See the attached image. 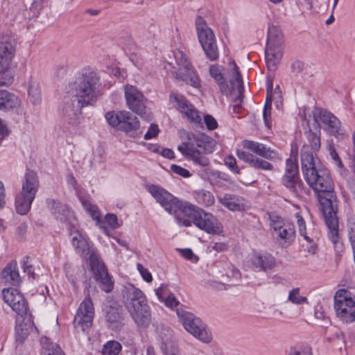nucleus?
Segmentation results:
<instances>
[{"label":"nucleus","mask_w":355,"mask_h":355,"mask_svg":"<svg viewBox=\"0 0 355 355\" xmlns=\"http://www.w3.org/2000/svg\"><path fill=\"white\" fill-rule=\"evenodd\" d=\"M104 72L88 70L75 82L69 84L67 93L76 97L73 102L67 100L62 108L65 120L69 124L77 125L80 123L81 108L93 104L102 94L103 89H109L113 85L112 80H104Z\"/></svg>","instance_id":"1"},{"label":"nucleus","mask_w":355,"mask_h":355,"mask_svg":"<svg viewBox=\"0 0 355 355\" xmlns=\"http://www.w3.org/2000/svg\"><path fill=\"white\" fill-rule=\"evenodd\" d=\"M302 171L308 184L318 194L325 223L332 234H336L338 221L336 216L337 204L334 200V183L329 171L318 168L312 157L304 155Z\"/></svg>","instance_id":"2"},{"label":"nucleus","mask_w":355,"mask_h":355,"mask_svg":"<svg viewBox=\"0 0 355 355\" xmlns=\"http://www.w3.org/2000/svg\"><path fill=\"white\" fill-rule=\"evenodd\" d=\"M71 244L76 252L83 259L89 261L94 277L99 287L105 292L110 293L114 288V282L109 275L107 270L93 245H90L80 232L75 230L70 232Z\"/></svg>","instance_id":"3"},{"label":"nucleus","mask_w":355,"mask_h":355,"mask_svg":"<svg viewBox=\"0 0 355 355\" xmlns=\"http://www.w3.org/2000/svg\"><path fill=\"white\" fill-rule=\"evenodd\" d=\"M215 145V141L207 135L187 132L186 138L178 146V150L194 164L207 167L209 165V159L206 154L212 153Z\"/></svg>","instance_id":"4"},{"label":"nucleus","mask_w":355,"mask_h":355,"mask_svg":"<svg viewBox=\"0 0 355 355\" xmlns=\"http://www.w3.org/2000/svg\"><path fill=\"white\" fill-rule=\"evenodd\" d=\"M175 221L179 226L184 227H190L193 223L208 234H220L223 232V225L212 214L188 202L181 214L175 216Z\"/></svg>","instance_id":"5"},{"label":"nucleus","mask_w":355,"mask_h":355,"mask_svg":"<svg viewBox=\"0 0 355 355\" xmlns=\"http://www.w3.org/2000/svg\"><path fill=\"white\" fill-rule=\"evenodd\" d=\"M125 306L131 318L139 327H147L150 323V309L141 290L128 284L123 291Z\"/></svg>","instance_id":"6"},{"label":"nucleus","mask_w":355,"mask_h":355,"mask_svg":"<svg viewBox=\"0 0 355 355\" xmlns=\"http://www.w3.org/2000/svg\"><path fill=\"white\" fill-rule=\"evenodd\" d=\"M16 40L11 33L0 34V85H10L13 76L10 71L15 53Z\"/></svg>","instance_id":"7"},{"label":"nucleus","mask_w":355,"mask_h":355,"mask_svg":"<svg viewBox=\"0 0 355 355\" xmlns=\"http://www.w3.org/2000/svg\"><path fill=\"white\" fill-rule=\"evenodd\" d=\"M38 188L39 180L36 173L28 171L22 182L21 191L15 198V208L19 214L25 215L29 211Z\"/></svg>","instance_id":"8"},{"label":"nucleus","mask_w":355,"mask_h":355,"mask_svg":"<svg viewBox=\"0 0 355 355\" xmlns=\"http://www.w3.org/2000/svg\"><path fill=\"white\" fill-rule=\"evenodd\" d=\"M38 188L39 180L36 173L28 171L22 182L21 191L15 198V208L19 214L25 215L29 211Z\"/></svg>","instance_id":"9"},{"label":"nucleus","mask_w":355,"mask_h":355,"mask_svg":"<svg viewBox=\"0 0 355 355\" xmlns=\"http://www.w3.org/2000/svg\"><path fill=\"white\" fill-rule=\"evenodd\" d=\"M270 230L275 243L282 248L291 246L295 239L293 224L286 223L284 218L275 213L269 214Z\"/></svg>","instance_id":"10"},{"label":"nucleus","mask_w":355,"mask_h":355,"mask_svg":"<svg viewBox=\"0 0 355 355\" xmlns=\"http://www.w3.org/2000/svg\"><path fill=\"white\" fill-rule=\"evenodd\" d=\"M146 190L165 211L171 214H174L175 217L181 214L183 207L187 203V202L180 200L166 189L157 184L147 185Z\"/></svg>","instance_id":"11"},{"label":"nucleus","mask_w":355,"mask_h":355,"mask_svg":"<svg viewBox=\"0 0 355 355\" xmlns=\"http://www.w3.org/2000/svg\"><path fill=\"white\" fill-rule=\"evenodd\" d=\"M176 313L187 331L203 343H209L211 341V333L200 318L182 309H177Z\"/></svg>","instance_id":"12"},{"label":"nucleus","mask_w":355,"mask_h":355,"mask_svg":"<svg viewBox=\"0 0 355 355\" xmlns=\"http://www.w3.org/2000/svg\"><path fill=\"white\" fill-rule=\"evenodd\" d=\"M241 146L243 148L254 153V155L241 149H237L236 155L240 159L248 163L251 166L256 168L266 169V162L263 159L266 157V148L264 144L250 140H243L241 142Z\"/></svg>","instance_id":"13"},{"label":"nucleus","mask_w":355,"mask_h":355,"mask_svg":"<svg viewBox=\"0 0 355 355\" xmlns=\"http://www.w3.org/2000/svg\"><path fill=\"white\" fill-rule=\"evenodd\" d=\"M196 28L199 42L207 57L210 60H216L219 54L212 30L200 16H198L196 19Z\"/></svg>","instance_id":"14"},{"label":"nucleus","mask_w":355,"mask_h":355,"mask_svg":"<svg viewBox=\"0 0 355 355\" xmlns=\"http://www.w3.org/2000/svg\"><path fill=\"white\" fill-rule=\"evenodd\" d=\"M334 309L343 322L355 321V297H352L347 290H338L334 296Z\"/></svg>","instance_id":"15"},{"label":"nucleus","mask_w":355,"mask_h":355,"mask_svg":"<svg viewBox=\"0 0 355 355\" xmlns=\"http://www.w3.org/2000/svg\"><path fill=\"white\" fill-rule=\"evenodd\" d=\"M79 200L84 209L91 216L92 219L96 222V225L102 230L103 233L107 236H112L108 227L112 230L117 229L120 227L117 216L114 214H107L103 220L101 219V213L98 208L90 201L80 197Z\"/></svg>","instance_id":"16"},{"label":"nucleus","mask_w":355,"mask_h":355,"mask_svg":"<svg viewBox=\"0 0 355 355\" xmlns=\"http://www.w3.org/2000/svg\"><path fill=\"white\" fill-rule=\"evenodd\" d=\"M298 172V164L296 157L287 159L282 182L291 192L297 196L304 192V184L299 178Z\"/></svg>","instance_id":"17"},{"label":"nucleus","mask_w":355,"mask_h":355,"mask_svg":"<svg viewBox=\"0 0 355 355\" xmlns=\"http://www.w3.org/2000/svg\"><path fill=\"white\" fill-rule=\"evenodd\" d=\"M94 317V307L89 297H86L80 304L73 319L74 327L78 331H86L92 325Z\"/></svg>","instance_id":"18"},{"label":"nucleus","mask_w":355,"mask_h":355,"mask_svg":"<svg viewBox=\"0 0 355 355\" xmlns=\"http://www.w3.org/2000/svg\"><path fill=\"white\" fill-rule=\"evenodd\" d=\"M105 116L110 125L125 132L139 127L137 118L128 111L108 112Z\"/></svg>","instance_id":"19"},{"label":"nucleus","mask_w":355,"mask_h":355,"mask_svg":"<svg viewBox=\"0 0 355 355\" xmlns=\"http://www.w3.org/2000/svg\"><path fill=\"white\" fill-rule=\"evenodd\" d=\"M315 121H320L322 127L328 134L338 137L344 134L340 121L326 110L315 108L313 111Z\"/></svg>","instance_id":"20"},{"label":"nucleus","mask_w":355,"mask_h":355,"mask_svg":"<svg viewBox=\"0 0 355 355\" xmlns=\"http://www.w3.org/2000/svg\"><path fill=\"white\" fill-rule=\"evenodd\" d=\"M169 101L173 107L183 114L190 122L200 123L201 116L199 112L184 96L179 94H171L169 96Z\"/></svg>","instance_id":"21"},{"label":"nucleus","mask_w":355,"mask_h":355,"mask_svg":"<svg viewBox=\"0 0 355 355\" xmlns=\"http://www.w3.org/2000/svg\"><path fill=\"white\" fill-rule=\"evenodd\" d=\"M3 299L11 309L21 318L27 314V306L24 298L15 288L3 289Z\"/></svg>","instance_id":"22"},{"label":"nucleus","mask_w":355,"mask_h":355,"mask_svg":"<svg viewBox=\"0 0 355 355\" xmlns=\"http://www.w3.org/2000/svg\"><path fill=\"white\" fill-rule=\"evenodd\" d=\"M124 91L128 107L140 116L145 114L146 106L142 93L130 85H125Z\"/></svg>","instance_id":"23"},{"label":"nucleus","mask_w":355,"mask_h":355,"mask_svg":"<svg viewBox=\"0 0 355 355\" xmlns=\"http://www.w3.org/2000/svg\"><path fill=\"white\" fill-rule=\"evenodd\" d=\"M307 143L305 144L301 150V164L302 165V159L304 155H309L312 157L313 162H315L314 153L319 150L321 146L320 131L313 132L311 130L306 132Z\"/></svg>","instance_id":"24"},{"label":"nucleus","mask_w":355,"mask_h":355,"mask_svg":"<svg viewBox=\"0 0 355 355\" xmlns=\"http://www.w3.org/2000/svg\"><path fill=\"white\" fill-rule=\"evenodd\" d=\"M105 319L110 328L116 329L122 324L121 308L116 302L105 307Z\"/></svg>","instance_id":"25"},{"label":"nucleus","mask_w":355,"mask_h":355,"mask_svg":"<svg viewBox=\"0 0 355 355\" xmlns=\"http://www.w3.org/2000/svg\"><path fill=\"white\" fill-rule=\"evenodd\" d=\"M21 105L19 97L7 90H0V110L16 111Z\"/></svg>","instance_id":"26"},{"label":"nucleus","mask_w":355,"mask_h":355,"mask_svg":"<svg viewBox=\"0 0 355 355\" xmlns=\"http://www.w3.org/2000/svg\"><path fill=\"white\" fill-rule=\"evenodd\" d=\"M49 209L57 220L60 221H67L71 215L69 207L58 201L49 199L46 201Z\"/></svg>","instance_id":"27"},{"label":"nucleus","mask_w":355,"mask_h":355,"mask_svg":"<svg viewBox=\"0 0 355 355\" xmlns=\"http://www.w3.org/2000/svg\"><path fill=\"white\" fill-rule=\"evenodd\" d=\"M284 47L268 46V71H275L281 63Z\"/></svg>","instance_id":"28"},{"label":"nucleus","mask_w":355,"mask_h":355,"mask_svg":"<svg viewBox=\"0 0 355 355\" xmlns=\"http://www.w3.org/2000/svg\"><path fill=\"white\" fill-rule=\"evenodd\" d=\"M188 68L189 69H181L177 74V78L184 81L187 84L190 85L194 88H200L201 81L197 72L195 71L192 64L189 66Z\"/></svg>","instance_id":"29"},{"label":"nucleus","mask_w":355,"mask_h":355,"mask_svg":"<svg viewBox=\"0 0 355 355\" xmlns=\"http://www.w3.org/2000/svg\"><path fill=\"white\" fill-rule=\"evenodd\" d=\"M229 73L230 76V83L234 91H236L239 94V98L242 97L243 92V82L239 70V67L234 61L229 62Z\"/></svg>","instance_id":"30"},{"label":"nucleus","mask_w":355,"mask_h":355,"mask_svg":"<svg viewBox=\"0 0 355 355\" xmlns=\"http://www.w3.org/2000/svg\"><path fill=\"white\" fill-rule=\"evenodd\" d=\"M1 278L5 283L16 286L20 282V276L17 270V263L11 262L6 266L1 274Z\"/></svg>","instance_id":"31"},{"label":"nucleus","mask_w":355,"mask_h":355,"mask_svg":"<svg viewBox=\"0 0 355 355\" xmlns=\"http://www.w3.org/2000/svg\"><path fill=\"white\" fill-rule=\"evenodd\" d=\"M284 47V36L281 28L272 26L268 29V46Z\"/></svg>","instance_id":"32"},{"label":"nucleus","mask_w":355,"mask_h":355,"mask_svg":"<svg viewBox=\"0 0 355 355\" xmlns=\"http://www.w3.org/2000/svg\"><path fill=\"white\" fill-rule=\"evenodd\" d=\"M219 202L232 211H241L245 208L242 199L230 194H225L219 199Z\"/></svg>","instance_id":"33"},{"label":"nucleus","mask_w":355,"mask_h":355,"mask_svg":"<svg viewBox=\"0 0 355 355\" xmlns=\"http://www.w3.org/2000/svg\"><path fill=\"white\" fill-rule=\"evenodd\" d=\"M156 295L160 301L164 302L166 306L173 308L178 305L179 302L177 300L173 294H168L167 286L162 284L155 291Z\"/></svg>","instance_id":"34"},{"label":"nucleus","mask_w":355,"mask_h":355,"mask_svg":"<svg viewBox=\"0 0 355 355\" xmlns=\"http://www.w3.org/2000/svg\"><path fill=\"white\" fill-rule=\"evenodd\" d=\"M17 325L15 327V338L18 342H23L29 335L33 329V323L29 321L24 322H19V318L16 320Z\"/></svg>","instance_id":"35"},{"label":"nucleus","mask_w":355,"mask_h":355,"mask_svg":"<svg viewBox=\"0 0 355 355\" xmlns=\"http://www.w3.org/2000/svg\"><path fill=\"white\" fill-rule=\"evenodd\" d=\"M193 195L196 202L201 205L209 207L215 202L214 196L210 191L200 189L195 191Z\"/></svg>","instance_id":"36"},{"label":"nucleus","mask_w":355,"mask_h":355,"mask_svg":"<svg viewBox=\"0 0 355 355\" xmlns=\"http://www.w3.org/2000/svg\"><path fill=\"white\" fill-rule=\"evenodd\" d=\"M28 93L31 103L38 105L41 103L42 94L38 82L33 79L29 80Z\"/></svg>","instance_id":"37"},{"label":"nucleus","mask_w":355,"mask_h":355,"mask_svg":"<svg viewBox=\"0 0 355 355\" xmlns=\"http://www.w3.org/2000/svg\"><path fill=\"white\" fill-rule=\"evenodd\" d=\"M42 342L43 345L42 355H64L60 346L49 338H45Z\"/></svg>","instance_id":"38"},{"label":"nucleus","mask_w":355,"mask_h":355,"mask_svg":"<svg viewBox=\"0 0 355 355\" xmlns=\"http://www.w3.org/2000/svg\"><path fill=\"white\" fill-rule=\"evenodd\" d=\"M272 102L275 103L278 110H281L282 108V95L279 85L276 86L275 89L270 93V96L268 95V112L270 109Z\"/></svg>","instance_id":"39"},{"label":"nucleus","mask_w":355,"mask_h":355,"mask_svg":"<svg viewBox=\"0 0 355 355\" xmlns=\"http://www.w3.org/2000/svg\"><path fill=\"white\" fill-rule=\"evenodd\" d=\"M209 75L222 89L225 85V78L222 73V67L218 64H212L209 67Z\"/></svg>","instance_id":"40"},{"label":"nucleus","mask_w":355,"mask_h":355,"mask_svg":"<svg viewBox=\"0 0 355 355\" xmlns=\"http://www.w3.org/2000/svg\"><path fill=\"white\" fill-rule=\"evenodd\" d=\"M121 345L115 340H111L104 345L103 355H117L121 350Z\"/></svg>","instance_id":"41"},{"label":"nucleus","mask_w":355,"mask_h":355,"mask_svg":"<svg viewBox=\"0 0 355 355\" xmlns=\"http://www.w3.org/2000/svg\"><path fill=\"white\" fill-rule=\"evenodd\" d=\"M161 349L164 355H180L178 347L173 341L168 338H166V340L162 338Z\"/></svg>","instance_id":"42"},{"label":"nucleus","mask_w":355,"mask_h":355,"mask_svg":"<svg viewBox=\"0 0 355 355\" xmlns=\"http://www.w3.org/2000/svg\"><path fill=\"white\" fill-rule=\"evenodd\" d=\"M288 300L295 304L308 303L307 298L300 295V289L299 288H293L289 292Z\"/></svg>","instance_id":"43"},{"label":"nucleus","mask_w":355,"mask_h":355,"mask_svg":"<svg viewBox=\"0 0 355 355\" xmlns=\"http://www.w3.org/2000/svg\"><path fill=\"white\" fill-rule=\"evenodd\" d=\"M174 58L177 64L180 67L179 71L185 68L189 69L188 67L191 64L189 62L187 55L180 50L174 51Z\"/></svg>","instance_id":"44"},{"label":"nucleus","mask_w":355,"mask_h":355,"mask_svg":"<svg viewBox=\"0 0 355 355\" xmlns=\"http://www.w3.org/2000/svg\"><path fill=\"white\" fill-rule=\"evenodd\" d=\"M297 219V224L298 226L300 234L304 237V239L309 243L313 242V240L307 235L306 223L302 216V215L297 212L295 214Z\"/></svg>","instance_id":"45"},{"label":"nucleus","mask_w":355,"mask_h":355,"mask_svg":"<svg viewBox=\"0 0 355 355\" xmlns=\"http://www.w3.org/2000/svg\"><path fill=\"white\" fill-rule=\"evenodd\" d=\"M252 267L258 271L265 270L263 266V261L261 255L255 253L251 258Z\"/></svg>","instance_id":"46"},{"label":"nucleus","mask_w":355,"mask_h":355,"mask_svg":"<svg viewBox=\"0 0 355 355\" xmlns=\"http://www.w3.org/2000/svg\"><path fill=\"white\" fill-rule=\"evenodd\" d=\"M171 171L180 176H182L184 178H187L191 176V173L186 168L177 165V164H172L171 166Z\"/></svg>","instance_id":"47"},{"label":"nucleus","mask_w":355,"mask_h":355,"mask_svg":"<svg viewBox=\"0 0 355 355\" xmlns=\"http://www.w3.org/2000/svg\"><path fill=\"white\" fill-rule=\"evenodd\" d=\"M204 123L209 130H214L218 128V122L211 115H205Z\"/></svg>","instance_id":"48"},{"label":"nucleus","mask_w":355,"mask_h":355,"mask_svg":"<svg viewBox=\"0 0 355 355\" xmlns=\"http://www.w3.org/2000/svg\"><path fill=\"white\" fill-rule=\"evenodd\" d=\"M137 268L144 281L148 283L153 281L152 275L147 268H144L141 263H137Z\"/></svg>","instance_id":"49"},{"label":"nucleus","mask_w":355,"mask_h":355,"mask_svg":"<svg viewBox=\"0 0 355 355\" xmlns=\"http://www.w3.org/2000/svg\"><path fill=\"white\" fill-rule=\"evenodd\" d=\"M181 255L184 257L185 259L190 260L193 263H196L198 260V257L195 255L193 252V251L189 248L186 249H180L178 250Z\"/></svg>","instance_id":"50"},{"label":"nucleus","mask_w":355,"mask_h":355,"mask_svg":"<svg viewBox=\"0 0 355 355\" xmlns=\"http://www.w3.org/2000/svg\"><path fill=\"white\" fill-rule=\"evenodd\" d=\"M328 150H329V155H330L331 159L335 161L337 166L339 168H343V164L341 162V159H340L338 154L337 153L335 148L334 147V146L332 144H329Z\"/></svg>","instance_id":"51"},{"label":"nucleus","mask_w":355,"mask_h":355,"mask_svg":"<svg viewBox=\"0 0 355 355\" xmlns=\"http://www.w3.org/2000/svg\"><path fill=\"white\" fill-rule=\"evenodd\" d=\"M159 132V130L158 125L156 124H151L148 131L144 135V139L146 140H148L155 138L157 136Z\"/></svg>","instance_id":"52"},{"label":"nucleus","mask_w":355,"mask_h":355,"mask_svg":"<svg viewBox=\"0 0 355 355\" xmlns=\"http://www.w3.org/2000/svg\"><path fill=\"white\" fill-rule=\"evenodd\" d=\"M225 164L233 172L239 173V169L236 166V160L233 156H228L224 159Z\"/></svg>","instance_id":"53"},{"label":"nucleus","mask_w":355,"mask_h":355,"mask_svg":"<svg viewBox=\"0 0 355 355\" xmlns=\"http://www.w3.org/2000/svg\"><path fill=\"white\" fill-rule=\"evenodd\" d=\"M291 69L293 73H299L304 69V63L300 60H295L292 64Z\"/></svg>","instance_id":"54"},{"label":"nucleus","mask_w":355,"mask_h":355,"mask_svg":"<svg viewBox=\"0 0 355 355\" xmlns=\"http://www.w3.org/2000/svg\"><path fill=\"white\" fill-rule=\"evenodd\" d=\"M6 205V193L3 183L0 181V209Z\"/></svg>","instance_id":"55"},{"label":"nucleus","mask_w":355,"mask_h":355,"mask_svg":"<svg viewBox=\"0 0 355 355\" xmlns=\"http://www.w3.org/2000/svg\"><path fill=\"white\" fill-rule=\"evenodd\" d=\"M279 159L280 157L279 153L276 150H270V148H268V160H271L276 163V162Z\"/></svg>","instance_id":"56"},{"label":"nucleus","mask_w":355,"mask_h":355,"mask_svg":"<svg viewBox=\"0 0 355 355\" xmlns=\"http://www.w3.org/2000/svg\"><path fill=\"white\" fill-rule=\"evenodd\" d=\"M211 248L218 252H223L227 249V245L225 243L218 242V243H214L213 245L211 246Z\"/></svg>","instance_id":"57"},{"label":"nucleus","mask_w":355,"mask_h":355,"mask_svg":"<svg viewBox=\"0 0 355 355\" xmlns=\"http://www.w3.org/2000/svg\"><path fill=\"white\" fill-rule=\"evenodd\" d=\"M288 355H311V352L304 349L293 348L291 349Z\"/></svg>","instance_id":"58"},{"label":"nucleus","mask_w":355,"mask_h":355,"mask_svg":"<svg viewBox=\"0 0 355 355\" xmlns=\"http://www.w3.org/2000/svg\"><path fill=\"white\" fill-rule=\"evenodd\" d=\"M211 171L209 168H205L201 170H199L198 172V175L203 180L209 179Z\"/></svg>","instance_id":"59"},{"label":"nucleus","mask_w":355,"mask_h":355,"mask_svg":"<svg viewBox=\"0 0 355 355\" xmlns=\"http://www.w3.org/2000/svg\"><path fill=\"white\" fill-rule=\"evenodd\" d=\"M161 154L163 157L168 159H173L175 157L174 152L169 148L163 149Z\"/></svg>","instance_id":"60"},{"label":"nucleus","mask_w":355,"mask_h":355,"mask_svg":"<svg viewBox=\"0 0 355 355\" xmlns=\"http://www.w3.org/2000/svg\"><path fill=\"white\" fill-rule=\"evenodd\" d=\"M277 263L275 257L268 256V268L272 269L277 266Z\"/></svg>","instance_id":"61"},{"label":"nucleus","mask_w":355,"mask_h":355,"mask_svg":"<svg viewBox=\"0 0 355 355\" xmlns=\"http://www.w3.org/2000/svg\"><path fill=\"white\" fill-rule=\"evenodd\" d=\"M6 135V128L1 119H0V142Z\"/></svg>","instance_id":"62"},{"label":"nucleus","mask_w":355,"mask_h":355,"mask_svg":"<svg viewBox=\"0 0 355 355\" xmlns=\"http://www.w3.org/2000/svg\"><path fill=\"white\" fill-rule=\"evenodd\" d=\"M107 73L116 77L120 76V69L117 67L107 68Z\"/></svg>","instance_id":"63"},{"label":"nucleus","mask_w":355,"mask_h":355,"mask_svg":"<svg viewBox=\"0 0 355 355\" xmlns=\"http://www.w3.org/2000/svg\"><path fill=\"white\" fill-rule=\"evenodd\" d=\"M314 316L318 320H323L324 318V314L322 311L315 310Z\"/></svg>","instance_id":"64"}]
</instances>
